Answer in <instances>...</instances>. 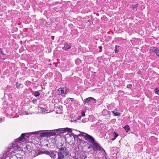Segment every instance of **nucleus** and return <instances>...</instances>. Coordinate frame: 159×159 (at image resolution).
<instances>
[{"label": "nucleus", "mask_w": 159, "mask_h": 159, "mask_svg": "<svg viewBox=\"0 0 159 159\" xmlns=\"http://www.w3.org/2000/svg\"><path fill=\"white\" fill-rule=\"evenodd\" d=\"M124 128L125 129L126 132H128L130 130V127L128 125H126L124 127Z\"/></svg>", "instance_id": "16"}, {"label": "nucleus", "mask_w": 159, "mask_h": 159, "mask_svg": "<svg viewBox=\"0 0 159 159\" xmlns=\"http://www.w3.org/2000/svg\"><path fill=\"white\" fill-rule=\"evenodd\" d=\"M42 154V151H40L38 152V154L39 155H40Z\"/></svg>", "instance_id": "29"}, {"label": "nucleus", "mask_w": 159, "mask_h": 159, "mask_svg": "<svg viewBox=\"0 0 159 159\" xmlns=\"http://www.w3.org/2000/svg\"><path fill=\"white\" fill-rule=\"evenodd\" d=\"M113 134H114L115 138H116L119 135V134L116 132H114Z\"/></svg>", "instance_id": "22"}, {"label": "nucleus", "mask_w": 159, "mask_h": 159, "mask_svg": "<svg viewBox=\"0 0 159 159\" xmlns=\"http://www.w3.org/2000/svg\"><path fill=\"white\" fill-rule=\"evenodd\" d=\"M70 99L71 101H72L73 99V98H71Z\"/></svg>", "instance_id": "34"}, {"label": "nucleus", "mask_w": 159, "mask_h": 159, "mask_svg": "<svg viewBox=\"0 0 159 159\" xmlns=\"http://www.w3.org/2000/svg\"><path fill=\"white\" fill-rule=\"evenodd\" d=\"M58 158L57 159H64L65 156L69 154V152L65 147H61L58 151Z\"/></svg>", "instance_id": "3"}, {"label": "nucleus", "mask_w": 159, "mask_h": 159, "mask_svg": "<svg viewBox=\"0 0 159 159\" xmlns=\"http://www.w3.org/2000/svg\"><path fill=\"white\" fill-rule=\"evenodd\" d=\"M71 159H78L77 156H75L72 157Z\"/></svg>", "instance_id": "26"}, {"label": "nucleus", "mask_w": 159, "mask_h": 159, "mask_svg": "<svg viewBox=\"0 0 159 159\" xmlns=\"http://www.w3.org/2000/svg\"><path fill=\"white\" fill-rule=\"evenodd\" d=\"M112 112L113 113L115 116H120V113L117 111L116 110L112 111Z\"/></svg>", "instance_id": "15"}, {"label": "nucleus", "mask_w": 159, "mask_h": 159, "mask_svg": "<svg viewBox=\"0 0 159 159\" xmlns=\"http://www.w3.org/2000/svg\"><path fill=\"white\" fill-rule=\"evenodd\" d=\"M10 159H17V157L16 155H13L10 157Z\"/></svg>", "instance_id": "18"}, {"label": "nucleus", "mask_w": 159, "mask_h": 159, "mask_svg": "<svg viewBox=\"0 0 159 159\" xmlns=\"http://www.w3.org/2000/svg\"><path fill=\"white\" fill-rule=\"evenodd\" d=\"M83 135L84 136L85 139L86 140H89L92 143V148L94 151L102 152L104 151V149L101 147L99 144L98 143L95 139L92 136L88 134H83Z\"/></svg>", "instance_id": "1"}, {"label": "nucleus", "mask_w": 159, "mask_h": 159, "mask_svg": "<svg viewBox=\"0 0 159 159\" xmlns=\"http://www.w3.org/2000/svg\"><path fill=\"white\" fill-rule=\"evenodd\" d=\"M79 132H80V134H77V135L75 134H74V133H72V132L71 133V135L75 139V138H77L79 140V142H80V143H81L82 142V140H81V139L80 138H78V137L79 136H82L84 138V135H84L83 134H87L86 133H85L80 132V131H79Z\"/></svg>", "instance_id": "5"}, {"label": "nucleus", "mask_w": 159, "mask_h": 159, "mask_svg": "<svg viewBox=\"0 0 159 159\" xmlns=\"http://www.w3.org/2000/svg\"><path fill=\"white\" fill-rule=\"evenodd\" d=\"M77 157L78 159H86V157L85 154H80L78 155V156Z\"/></svg>", "instance_id": "10"}, {"label": "nucleus", "mask_w": 159, "mask_h": 159, "mask_svg": "<svg viewBox=\"0 0 159 159\" xmlns=\"http://www.w3.org/2000/svg\"><path fill=\"white\" fill-rule=\"evenodd\" d=\"M5 55V54L1 51V53L0 52V57L2 59H5L6 58Z\"/></svg>", "instance_id": "17"}, {"label": "nucleus", "mask_w": 159, "mask_h": 159, "mask_svg": "<svg viewBox=\"0 0 159 159\" xmlns=\"http://www.w3.org/2000/svg\"><path fill=\"white\" fill-rule=\"evenodd\" d=\"M138 5V4H137L136 5H133L131 6V7L134 11H136L137 10Z\"/></svg>", "instance_id": "12"}, {"label": "nucleus", "mask_w": 159, "mask_h": 159, "mask_svg": "<svg viewBox=\"0 0 159 159\" xmlns=\"http://www.w3.org/2000/svg\"><path fill=\"white\" fill-rule=\"evenodd\" d=\"M78 117H79V118H77V119L78 120H80V119L81 118V116H78Z\"/></svg>", "instance_id": "31"}, {"label": "nucleus", "mask_w": 159, "mask_h": 159, "mask_svg": "<svg viewBox=\"0 0 159 159\" xmlns=\"http://www.w3.org/2000/svg\"><path fill=\"white\" fill-rule=\"evenodd\" d=\"M64 46L62 48L63 49L67 51L71 48V45L70 43H66L64 44Z\"/></svg>", "instance_id": "7"}, {"label": "nucleus", "mask_w": 159, "mask_h": 159, "mask_svg": "<svg viewBox=\"0 0 159 159\" xmlns=\"http://www.w3.org/2000/svg\"><path fill=\"white\" fill-rule=\"evenodd\" d=\"M116 139V138H115L114 137V138H113V139H111V140H112V141H114V140Z\"/></svg>", "instance_id": "30"}, {"label": "nucleus", "mask_w": 159, "mask_h": 159, "mask_svg": "<svg viewBox=\"0 0 159 159\" xmlns=\"http://www.w3.org/2000/svg\"><path fill=\"white\" fill-rule=\"evenodd\" d=\"M132 87V85L131 84H128L127 86V87L128 88L131 89Z\"/></svg>", "instance_id": "23"}, {"label": "nucleus", "mask_w": 159, "mask_h": 159, "mask_svg": "<svg viewBox=\"0 0 159 159\" xmlns=\"http://www.w3.org/2000/svg\"><path fill=\"white\" fill-rule=\"evenodd\" d=\"M137 74H139V75H141L142 74V72L140 71L139 70Z\"/></svg>", "instance_id": "28"}, {"label": "nucleus", "mask_w": 159, "mask_h": 159, "mask_svg": "<svg viewBox=\"0 0 159 159\" xmlns=\"http://www.w3.org/2000/svg\"><path fill=\"white\" fill-rule=\"evenodd\" d=\"M66 132H71V129L68 128H65Z\"/></svg>", "instance_id": "21"}, {"label": "nucleus", "mask_w": 159, "mask_h": 159, "mask_svg": "<svg viewBox=\"0 0 159 159\" xmlns=\"http://www.w3.org/2000/svg\"><path fill=\"white\" fill-rule=\"evenodd\" d=\"M22 159L21 157H19L18 159Z\"/></svg>", "instance_id": "33"}, {"label": "nucleus", "mask_w": 159, "mask_h": 159, "mask_svg": "<svg viewBox=\"0 0 159 159\" xmlns=\"http://www.w3.org/2000/svg\"><path fill=\"white\" fill-rule=\"evenodd\" d=\"M24 149H25V151H27L26 152H28L29 153H30V152L31 150V149H30V147L29 145L26 146Z\"/></svg>", "instance_id": "11"}, {"label": "nucleus", "mask_w": 159, "mask_h": 159, "mask_svg": "<svg viewBox=\"0 0 159 159\" xmlns=\"http://www.w3.org/2000/svg\"><path fill=\"white\" fill-rule=\"evenodd\" d=\"M150 52L152 53H155L158 57L159 56V49L157 48L152 47L150 49Z\"/></svg>", "instance_id": "6"}, {"label": "nucleus", "mask_w": 159, "mask_h": 159, "mask_svg": "<svg viewBox=\"0 0 159 159\" xmlns=\"http://www.w3.org/2000/svg\"><path fill=\"white\" fill-rule=\"evenodd\" d=\"M117 47V46H116V47H115V52L116 53H117L118 52V50H117V49H116V48Z\"/></svg>", "instance_id": "25"}, {"label": "nucleus", "mask_w": 159, "mask_h": 159, "mask_svg": "<svg viewBox=\"0 0 159 159\" xmlns=\"http://www.w3.org/2000/svg\"><path fill=\"white\" fill-rule=\"evenodd\" d=\"M26 135H28V134H22L20 137L17 138L16 141L14 142L12 146L10 148V152H14L18 150L19 146L21 144V142L23 141L24 139H25V136L27 137Z\"/></svg>", "instance_id": "2"}, {"label": "nucleus", "mask_w": 159, "mask_h": 159, "mask_svg": "<svg viewBox=\"0 0 159 159\" xmlns=\"http://www.w3.org/2000/svg\"><path fill=\"white\" fill-rule=\"evenodd\" d=\"M81 115L82 116H85V113L83 111L82 112Z\"/></svg>", "instance_id": "27"}, {"label": "nucleus", "mask_w": 159, "mask_h": 159, "mask_svg": "<svg viewBox=\"0 0 159 159\" xmlns=\"http://www.w3.org/2000/svg\"><path fill=\"white\" fill-rule=\"evenodd\" d=\"M58 91L59 93L63 96H65L66 94L67 93L66 91H65V92H64V89L63 88H59L58 89Z\"/></svg>", "instance_id": "8"}, {"label": "nucleus", "mask_w": 159, "mask_h": 159, "mask_svg": "<svg viewBox=\"0 0 159 159\" xmlns=\"http://www.w3.org/2000/svg\"><path fill=\"white\" fill-rule=\"evenodd\" d=\"M65 132H66V130H65V128L63 129H62L61 130V132L62 133H64Z\"/></svg>", "instance_id": "24"}, {"label": "nucleus", "mask_w": 159, "mask_h": 159, "mask_svg": "<svg viewBox=\"0 0 159 159\" xmlns=\"http://www.w3.org/2000/svg\"><path fill=\"white\" fill-rule=\"evenodd\" d=\"M43 153L44 154L49 156L52 159H56L57 157L56 154V153H57L56 152H54L52 151H48L45 150L43 152Z\"/></svg>", "instance_id": "4"}, {"label": "nucleus", "mask_w": 159, "mask_h": 159, "mask_svg": "<svg viewBox=\"0 0 159 159\" xmlns=\"http://www.w3.org/2000/svg\"><path fill=\"white\" fill-rule=\"evenodd\" d=\"M155 93L159 95V89L158 88H156L154 90Z\"/></svg>", "instance_id": "19"}, {"label": "nucleus", "mask_w": 159, "mask_h": 159, "mask_svg": "<svg viewBox=\"0 0 159 159\" xmlns=\"http://www.w3.org/2000/svg\"><path fill=\"white\" fill-rule=\"evenodd\" d=\"M94 98L92 97H89L84 99V102L85 104H89L90 103L91 100H94Z\"/></svg>", "instance_id": "9"}, {"label": "nucleus", "mask_w": 159, "mask_h": 159, "mask_svg": "<svg viewBox=\"0 0 159 159\" xmlns=\"http://www.w3.org/2000/svg\"><path fill=\"white\" fill-rule=\"evenodd\" d=\"M56 135V133L54 132H48V137L52 136H55Z\"/></svg>", "instance_id": "13"}, {"label": "nucleus", "mask_w": 159, "mask_h": 159, "mask_svg": "<svg viewBox=\"0 0 159 159\" xmlns=\"http://www.w3.org/2000/svg\"><path fill=\"white\" fill-rule=\"evenodd\" d=\"M40 135L41 136L44 137L46 136L48 137V132H44L41 133L40 134Z\"/></svg>", "instance_id": "14"}, {"label": "nucleus", "mask_w": 159, "mask_h": 159, "mask_svg": "<svg viewBox=\"0 0 159 159\" xmlns=\"http://www.w3.org/2000/svg\"><path fill=\"white\" fill-rule=\"evenodd\" d=\"M2 119L1 118H0V122L2 121Z\"/></svg>", "instance_id": "32"}, {"label": "nucleus", "mask_w": 159, "mask_h": 159, "mask_svg": "<svg viewBox=\"0 0 159 159\" xmlns=\"http://www.w3.org/2000/svg\"><path fill=\"white\" fill-rule=\"evenodd\" d=\"M34 94L35 97H37L39 95V93L38 91H35L34 92Z\"/></svg>", "instance_id": "20"}]
</instances>
